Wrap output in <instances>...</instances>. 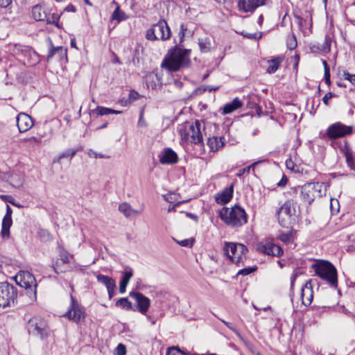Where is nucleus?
I'll use <instances>...</instances> for the list:
<instances>
[{"label":"nucleus","mask_w":355,"mask_h":355,"mask_svg":"<svg viewBox=\"0 0 355 355\" xmlns=\"http://www.w3.org/2000/svg\"><path fill=\"white\" fill-rule=\"evenodd\" d=\"M205 123L202 121H187L178 129L181 139L184 142L203 146Z\"/></svg>","instance_id":"1"},{"label":"nucleus","mask_w":355,"mask_h":355,"mask_svg":"<svg viewBox=\"0 0 355 355\" xmlns=\"http://www.w3.org/2000/svg\"><path fill=\"white\" fill-rule=\"evenodd\" d=\"M190 50L175 48L168 51L161 64V67L168 71H177L186 67L190 63Z\"/></svg>","instance_id":"2"},{"label":"nucleus","mask_w":355,"mask_h":355,"mask_svg":"<svg viewBox=\"0 0 355 355\" xmlns=\"http://www.w3.org/2000/svg\"><path fill=\"white\" fill-rule=\"evenodd\" d=\"M221 220L232 227H241L247 223V214L245 210L235 205L232 208L224 207L220 212Z\"/></svg>","instance_id":"3"},{"label":"nucleus","mask_w":355,"mask_h":355,"mask_svg":"<svg viewBox=\"0 0 355 355\" xmlns=\"http://www.w3.org/2000/svg\"><path fill=\"white\" fill-rule=\"evenodd\" d=\"M15 282L26 289L25 296L28 297L27 303H32L36 300L37 283L34 276L28 271H19L15 277Z\"/></svg>","instance_id":"4"},{"label":"nucleus","mask_w":355,"mask_h":355,"mask_svg":"<svg viewBox=\"0 0 355 355\" xmlns=\"http://www.w3.org/2000/svg\"><path fill=\"white\" fill-rule=\"evenodd\" d=\"M313 268L317 275L328 282L331 286H337V271L330 262L321 261L313 264Z\"/></svg>","instance_id":"5"},{"label":"nucleus","mask_w":355,"mask_h":355,"mask_svg":"<svg viewBox=\"0 0 355 355\" xmlns=\"http://www.w3.org/2000/svg\"><path fill=\"white\" fill-rule=\"evenodd\" d=\"M225 255L235 264L240 266L246 259L248 248L241 243L225 242L223 247Z\"/></svg>","instance_id":"6"},{"label":"nucleus","mask_w":355,"mask_h":355,"mask_svg":"<svg viewBox=\"0 0 355 355\" xmlns=\"http://www.w3.org/2000/svg\"><path fill=\"white\" fill-rule=\"evenodd\" d=\"M325 185L322 182H311L301 187V199L308 204H311L315 198L321 197L324 194Z\"/></svg>","instance_id":"7"},{"label":"nucleus","mask_w":355,"mask_h":355,"mask_svg":"<svg viewBox=\"0 0 355 355\" xmlns=\"http://www.w3.org/2000/svg\"><path fill=\"white\" fill-rule=\"evenodd\" d=\"M171 35V30L164 19H160L146 31V37L148 40H167Z\"/></svg>","instance_id":"8"},{"label":"nucleus","mask_w":355,"mask_h":355,"mask_svg":"<svg viewBox=\"0 0 355 355\" xmlns=\"http://www.w3.org/2000/svg\"><path fill=\"white\" fill-rule=\"evenodd\" d=\"M295 203L293 200H287L277 211V216L281 226L286 227L290 225L295 216Z\"/></svg>","instance_id":"9"},{"label":"nucleus","mask_w":355,"mask_h":355,"mask_svg":"<svg viewBox=\"0 0 355 355\" xmlns=\"http://www.w3.org/2000/svg\"><path fill=\"white\" fill-rule=\"evenodd\" d=\"M17 291L12 285L6 282L0 283V306L3 308L15 304Z\"/></svg>","instance_id":"10"},{"label":"nucleus","mask_w":355,"mask_h":355,"mask_svg":"<svg viewBox=\"0 0 355 355\" xmlns=\"http://www.w3.org/2000/svg\"><path fill=\"white\" fill-rule=\"evenodd\" d=\"M353 131L352 126H347L340 122H336L329 125L326 135L330 139H336L351 135Z\"/></svg>","instance_id":"11"},{"label":"nucleus","mask_w":355,"mask_h":355,"mask_svg":"<svg viewBox=\"0 0 355 355\" xmlns=\"http://www.w3.org/2000/svg\"><path fill=\"white\" fill-rule=\"evenodd\" d=\"M28 331L35 336L44 339L48 336V330L46 322L39 318H33L28 322Z\"/></svg>","instance_id":"12"},{"label":"nucleus","mask_w":355,"mask_h":355,"mask_svg":"<svg viewBox=\"0 0 355 355\" xmlns=\"http://www.w3.org/2000/svg\"><path fill=\"white\" fill-rule=\"evenodd\" d=\"M71 303L64 316L68 319L78 322L85 318V312L73 295L70 294Z\"/></svg>","instance_id":"13"},{"label":"nucleus","mask_w":355,"mask_h":355,"mask_svg":"<svg viewBox=\"0 0 355 355\" xmlns=\"http://www.w3.org/2000/svg\"><path fill=\"white\" fill-rule=\"evenodd\" d=\"M257 250L265 254L279 257L283 254L282 249L277 245L268 241H262L257 245Z\"/></svg>","instance_id":"14"},{"label":"nucleus","mask_w":355,"mask_h":355,"mask_svg":"<svg viewBox=\"0 0 355 355\" xmlns=\"http://www.w3.org/2000/svg\"><path fill=\"white\" fill-rule=\"evenodd\" d=\"M130 296L135 300L138 311L141 314L146 315L150 305V299L139 292H130Z\"/></svg>","instance_id":"15"},{"label":"nucleus","mask_w":355,"mask_h":355,"mask_svg":"<svg viewBox=\"0 0 355 355\" xmlns=\"http://www.w3.org/2000/svg\"><path fill=\"white\" fill-rule=\"evenodd\" d=\"M32 16L37 21H46V24L57 23L58 18L54 15L49 17L44 8L40 5H36L32 8Z\"/></svg>","instance_id":"16"},{"label":"nucleus","mask_w":355,"mask_h":355,"mask_svg":"<svg viewBox=\"0 0 355 355\" xmlns=\"http://www.w3.org/2000/svg\"><path fill=\"white\" fill-rule=\"evenodd\" d=\"M17 125L20 132H25L33 125V119L28 114L21 112L16 118Z\"/></svg>","instance_id":"17"},{"label":"nucleus","mask_w":355,"mask_h":355,"mask_svg":"<svg viewBox=\"0 0 355 355\" xmlns=\"http://www.w3.org/2000/svg\"><path fill=\"white\" fill-rule=\"evenodd\" d=\"M313 292L312 288L311 281H307L301 289V300L302 304L305 306H309L313 300Z\"/></svg>","instance_id":"18"},{"label":"nucleus","mask_w":355,"mask_h":355,"mask_svg":"<svg viewBox=\"0 0 355 355\" xmlns=\"http://www.w3.org/2000/svg\"><path fill=\"white\" fill-rule=\"evenodd\" d=\"M178 161L177 153L169 148L164 149L159 155V162L162 164H173Z\"/></svg>","instance_id":"19"},{"label":"nucleus","mask_w":355,"mask_h":355,"mask_svg":"<svg viewBox=\"0 0 355 355\" xmlns=\"http://www.w3.org/2000/svg\"><path fill=\"white\" fill-rule=\"evenodd\" d=\"M265 0H240L238 6L244 12H252L259 6H263Z\"/></svg>","instance_id":"20"},{"label":"nucleus","mask_w":355,"mask_h":355,"mask_svg":"<svg viewBox=\"0 0 355 355\" xmlns=\"http://www.w3.org/2000/svg\"><path fill=\"white\" fill-rule=\"evenodd\" d=\"M234 187L233 184L225 188L220 193L215 196V200L218 204L224 205L230 201L233 196Z\"/></svg>","instance_id":"21"},{"label":"nucleus","mask_w":355,"mask_h":355,"mask_svg":"<svg viewBox=\"0 0 355 355\" xmlns=\"http://www.w3.org/2000/svg\"><path fill=\"white\" fill-rule=\"evenodd\" d=\"M22 56L24 58V64L31 66L39 62L37 54L30 46H28V51L26 50Z\"/></svg>","instance_id":"22"},{"label":"nucleus","mask_w":355,"mask_h":355,"mask_svg":"<svg viewBox=\"0 0 355 355\" xmlns=\"http://www.w3.org/2000/svg\"><path fill=\"white\" fill-rule=\"evenodd\" d=\"M58 56L60 60L67 57V49L62 46L54 47L51 44V49H49V54L47 55V60H49L53 56Z\"/></svg>","instance_id":"23"},{"label":"nucleus","mask_w":355,"mask_h":355,"mask_svg":"<svg viewBox=\"0 0 355 355\" xmlns=\"http://www.w3.org/2000/svg\"><path fill=\"white\" fill-rule=\"evenodd\" d=\"M146 84L148 88L155 89L160 82V77L153 72L148 73L144 78Z\"/></svg>","instance_id":"24"},{"label":"nucleus","mask_w":355,"mask_h":355,"mask_svg":"<svg viewBox=\"0 0 355 355\" xmlns=\"http://www.w3.org/2000/svg\"><path fill=\"white\" fill-rule=\"evenodd\" d=\"M119 210L127 218L141 214L140 211L132 209L131 205L127 202L120 204Z\"/></svg>","instance_id":"25"},{"label":"nucleus","mask_w":355,"mask_h":355,"mask_svg":"<svg viewBox=\"0 0 355 355\" xmlns=\"http://www.w3.org/2000/svg\"><path fill=\"white\" fill-rule=\"evenodd\" d=\"M243 103L239 98H235L231 103H227L224 105L223 113L227 114L233 112L236 110L240 108Z\"/></svg>","instance_id":"26"},{"label":"nucleus","mask_w":355,"mask_h":355,"mask_svg":"<svg viewBox=\"0 0 355 355\" xmlns=\"http://www.w3.org/2000/svg\"><path fill=\"white\" fill-rule=\"evenodd\" d=\"M132 270L130 268L123 272V277L119 284V292L123 293L125 291L126 287L129 283L130 279L132 277Z\"/></svg>","instance_id":"27"},{"label":"nucleus","mask_w":355,"mask_h":355,"mask_svg":"<svg viewBox=\"0 0 355 355\" xmlns=\"http://www.w3.org/2000/svg\"><path fill=\"white\" fill-rule=\"evenodd\" d=\"M96 279L98 282L102 283L106 286L107 290L116 288L115 281L112 277L103 275H98Z\"/></svg>","instance_id":"28"},{"label":"nucleus","mask_w":355,"mask_h":355,"mask_svg":"<svg viewBox=\"0 0 355 355\" xmlns=\"http://www.w3.org/2000/svg\"><path fill=\"white\" fill-rule=\"evenodd\" d=\"M9 181L12 187L19 188L24 184V175L20 173H13L10 175Z\"/></svg>","instance_id":"29"},{"label":"nucleus","mask_w":355,"mask_h":355,"mask_svg":"<svg viewBox=\"0 0 355 355\" xmlns=\"http://www.w3.org/2000/svg\"><path fill=\"white\" fill-rule=\"evenodd\" d=\"M207 145L211 151L215 152L223 146V142L221 137H212L208 139Z\"/></svg>","instance_id":"30"},{"label":"nucleus","mask_w":355,"mask_h":355,"mask_svg":"<svg viewBox=\"0 0 355 355\" xmlns=\"http://www.w3.org/2000/svg\"><path fill=\"white\" fill-rule=\"evenodd\" d=\"M344 153L347 166L350 168L355 170V157L353 155L352 150L348 146L345 145L344 148Z\"/></svg>","instance_id":"31"},{"label":"nucleus","mask_w":355,"mask_h":355,"mask_svg":"<svg viewBox=\"0 0 355 355\" xmlns=\"http://www.w3.org/2000/svg\"><path fill=\"white\" fill-rule=\"evenodd\" d=\"M12 224V217H3L2 220L1 235L3 238L8 237L10 228Z\"/></svg>","instance_id":"32"},{"label":"nucleus","mask_w":355,"mask_h":355,"mask_svg":"<svg viewBox=\"0 0 355 355\" xmlns=\"http://www.w3.org/2000/svg\"><path fill=\"white\" fill-rule=\"evenodd\" d=\"M282 62L280 58H275L268 61L267 72L269 73H275L279 67Z\"/></svg>","instance_id":"33"},{"label":"nucleus","mask_w":355,"mask_h":355,"mask_svg":"<svg viewBox=\"0 0 355 355\" xmlns=\"http://www.w3.org/2000/svg\"><path fill=\"white\" fill-rule=\"evenodd\" d=\"M94 112H95L98 115H100V116H104V115H107V114H119L121 113V111L115 110H113L111 108L105 107H102V106H98L94 110Z\"/></svg>","instance_id":"34"},{"label":"nucleus","mask_w":355,"mask_h":355,"mask_svg":"<svg viewBox=\"0 0 355 355\" xmlns=\"http://www.w3.org/2000/svg\"><path fill=\"white\" fill-rule=\"evenodd\" d=\"M193 32L189 29L187 24H182L179 32L180 42L181 43L184 37H190Z\"/></svg>","instance_id":"35"},{"label":"nucleus","mask_w":355,"mask_h":355,"mask_svg":"<svg viewBox=\"0 0 355 355\" xmlns=\"http://www.w3.org/2000/svg\"><path fill=\"white\" fill-rule=\"evenodd\" d=\"M77 152H78V149H75V148L67 149V150L60 153L58 155V158L55 159L53 160V162H57L60 163V159L62 158H64V157H69V159H71L76 154Z\"/></svg>","instance_id":"36"},{"label":"nucleus","mask_w":355,"mask_h":355,"mask_svg":"<svg viewBox=\"0 0 355 355\" xmlns=\"http://www.w3.org/2000/svg\"><path fill=\"white\" fill-rule=\"evenodd\" d=\"M128 18V16L125 13L119 8V6H117L116 9L112 13V19L113 20H116L118 22L121 21H124Z\"/></svg>","instance_id":"37"},{"label":"nucleus","mask_w":355,"mask_h":355,"mask_svg":"<svg viewBox=\"0 0 355 355\" xmlns=\"http://www.w3.org/2000/svg\"><path fill=\"white\" fill-rule=\"evenodd\" d=\"M200 49L203 53L209 51L211 48L210 41L208 38H201L198 40Z\"/></svg>","instance_id":"38"},{"label":"nucleus","mask_w":355,"mask_h":355,"mask_svg":"<svg viewBox=\"0 0 355 355\" xmlns=\"http://www.w3.org/2000/svg\"><path fill=\"white\" fill-rule=\"evenodd\" d=\"M11 50L14 54L23 55L26 50L28 51V46L15 44L12 45Z\"/></svg>","instance_id":"39"},{"label":"nucleus","mask_w":355,"mask_h":355,"mask_svg":"<svg viewBox=\"0 0 355 355\" xmlns=\"http://www.w3.org/2000/svg\"><path fill=\"white\" fill-rule=\"evenodd\" d=\"M190 353H186L182 351L178 347H168L166 355H189Z\"/></svg>","instance_id":"40"},{"label":"nucleus","mask_w":355,"mask_h":355,"mask_svg":"<svg viewBox=\"0 0 355 355\" xmlns=\"http://www.w3.org/2000/svg\"><path fill=\"white\" fill-rule=\"evenodd\" d=\"M116 305L126 309L127 310H131L132 308L131 302H129L126 297L120 298L116 302Z\"/></svg>","instance_id":"41"},{"label":"nucleus","mask_w":355,"mask_h":355,"mask_svg":"<svg viewBox=\"0 0 355 355\" xmlns=\"http://www.w3.org/2000/svg\"><path fill=\"white\" fill-rule=\"evenodd\" d=\"M331 38L329 35H326L323 44L321 45L320 49L324 53H328L331 50Z\"/></svg>","instance_id":"42"},{"label":"nucleus","mask_w":355,"mask_h":355,"mask_svg":"<svg viewBox=\"0 0 355 355\" xmlns=\"http://www.w3.org/2000/svg\"><path fill=\"white\" fill-rule=\"evenodd\" d=\"M287 48L290 50H293L297 46V40L294 35H289L286 40Z\"/></svg>","instance_id":"43"},{"label":"nucleus","mask_w":355,"mask_h":355,"mask_svg":"<svg viewBox=\"0 0 355 355\" xmlns=\"http://www.w3.org/2000/svg\"><path fill=\"white\" fill-rule=\"evenodd\" d=\"M245 37L258 40L261 38L262 33H241Z\"/></svg>","instance_id":"44"},{"label":"nucleus","mask_w":355,"mask_h":355,"mask_svg":"<svg viewBox=\"0 0 355 355\" xmlns=\"http://www.w3.org/2000/svg\"><path fill=\"white\" fill-rule=\"evenodd\" d=\"M87 155L89 157H94V158H109L110 157L107 155H105L102 153H98L92 149H89L87 152Z\"/></svg>","instance_id":"45"},{"label":"nucleus","mask_w":355,"mask_h":355,"mask_svg":"<svg viewBox=\"0 0 355 355\" xmlns=\"http://www.w3.org/2000/svg\"><path fill=\"white\" fill-rule=\"evenodd\" d=\"M279 239L284 243H288L291 241L292 238V234L290 232L287 233H281L278 236Z\"/></svg>","instance_id":"46"},{"label":"nucleus","mask_w":355,"mask_h":355,"mask_svg":"<svg viewBox=\"0 0 355 355\" xmlns=\"http://www.w3.org/2000/svg\"><path fill=\"white\" fill-rule=\"evenodd\" d=\"M60 259L62 260V261L64 263H68L70 262V259H69V253L64 250H62L60 252Z\"/></svg>","instance_id":"47"},{"label":"nucleus","mask_w":355,"mask_h":355,"mask_svg":"<svg viewBox=\"0 0 355 355\" xmlns=\"http://www.w3.org/2000/svg\"><path fill=\"white\" fill-rule=\"evenodd\" d=\"M126 347L123 344H119L116 348V355H125Z\"/></svg>","instance_id":"48"},{"label":"nucleus","mask_w":355,"mask_h":355,"mask_svg":"<svg viewBox=\"0 0 355 355\" xmlns=\"http://www.w3.org/2000/svg\"><path fill=\"white\" fill-rule=\"evenodd\" d=\"M343 76L345 80H347L352 84L355 85V74H350L347 71H343Z\"/></svg>","instance_id":"49"},{"label":"nucleus","mask_w":355,"mask_h":355,"mask_svg":"<svg viewBox=\"0 0 355 355\" xmlns=\"http://www.w3.org/2000/svg\"><path fill=\"white\" fill-rule=\"evenodd\" d=\"M178 243L184 247L191 248L193 246V239H184L180 241H178Z\"/></svg>","instance_id":"50"},{"label":"nucleus","mask_w":355,"mask_h":355,"mask_svg":"<svg viewBox=\"0 0 355 355\" xmlns=\"http://www.w3.org/2000/svg\"><path fill=\"white\" fill-rule=\"evenodd\" d=\"M254 270H255V268H243L240 270L238 272L237 275H248L252 272Z\"/></svg>","instance_id":"51"},{"label":"nucleus","mask_w":355,"mask_h":355,"mask_svg":"<svg viewBox=\"0 0 355 355\" xmlns=\"http://www.w3.org/2000/svg\"><path fill=\"white\" fill-rule=\"evenodd\" d=\"M334 94L332 92L327 93L322 98V102L326 105H329V100L331 99Z\"/></svg>","instance_id":"52"},{"label":"nucleus","mask_w":355,"mask_h":355,"mask_svg":"<svg viewBox=\"0 0 355 355\" xmlns=\"http://www.w3.org/2000/svg\"><path fill=\"white\" fill-rule=\"evenodd\" d=\"M324 81L329 86L331 85L330 71H328L327 69H326V73H324Z\"/></svg>","instance_id":"53"},{"label":"nucleus","mask_w":355,"mask_h":355,"mask_svg":"<svg viewBox=\"0 0 355 355\" xmlns=\"http://www.w3.org/2000/svg\"><path fill=\"white\" fill-rule=\"evenodd\" d=\"M12 2V0H0V7L6 8L8 7Z\"/></svg>","instance_id":"54"},{"label":"nucleus","mask_w":355,"mask_h":355,"mask_svg":"<svg viewBox=\"0 0 355 355\" xmlns=\"http://www.w3.org/2000/svg\"><path fill=\"white\" fill-rule=\"evenodd\" d=\"M286 167L289 169H291V170H293L294 169V163L291 160V159H288L286 161Z\"/></svg>","instance_id":"55"},{"label":"nucleus","mask_w":355,"mask_h":355,"mask_svg":"<svg viewBox=\"0 0 355 355\" xmlns=\"http://www.w3.org/2000/svg\"><path fill=\"white\" fill-rule=\"evenodd\" d=\"M297 277V273H293V275H291V290L293 288L294 284H295Z\"/></svg>","instance_id":"56"},{"label":"nucleus","mask_w":355,"mask_h":355,"mask_svg":"<svg viewBox=\"0 0 355 355\" xmlns=\"http://www.w3.org/2000/svg\"><path fill=\"white\" fill-rule=\"evenodd\" d=\"M295 18L296 19L297 22L299 26L302 27L303 26L304 22L305 21V20L303 18H302L301 17L297 16V15H295Z\"/></svg>","instance_id":"57"},{"label":"nucleus","mask_w":355,"mask_h":355,"mask_svg":"<svg viewBox=\"0 0 355 355\" xmlns=\"http://www.w3.org/2000/svg\"><path fill=\"white\" fill-rule=\"evenodd\" d=\"M250 170V167H246V168H242L241 170H239L237 175L239 177H241L245 173H247V172H249Z\"/></svg>","instance_id":"58"},{"label":"nucleus","mask_w":355,"mask_h":355,"mask_svg":"<svg viewBox=\"0 0 355 355\" xmlns=\"http://www.w3.org/2000/svg\"><path fill=\"white\" fill-rule=\"evenodd\" d=\"M334 204H336V205H338V200L331 199V202H330V207H331V211L338 210L336 208L334 207Z\"/></svg>","instance_id":"59"},{"label":"nucleus","mask_w":355,"mask_h":355,"mask_svg":"<svg viewBox=\"0 0 355 355\" xmlns=\"http://www.w3.org/2000/svg\"><path fill=\"white\" fill-rule=\"evenodd\" d=\"M221 321L230 329L232 330V331L234 332H236V330L234 329V327H233V325L228 322H226L223 320H221Z\"/></svg>","instance_id":"60"},{"label":"nucleus","mask_w":355,"mask_h":355,"mask_svg":"<svg viewBox=\"0 0 355 355\" xmlns=\"http://www.w3.org/2000/svg\"><path fill=\"white\" fill-rule=\"evenodd\" d=\"M287 183V178L284 176L282 180L277 183V185L279 187H284L286 185V184Z\"/></svg>","instance_id":"61"},{"label":"nucleus","mask_w":355,"mask_h":355,"mask_svg":"<svg viewBox=\"0 0 355 355\" xmlns=\"http://www.w3.org/2000/svg\"><path fill=\"white\" fill-rule=\"evenodd\" d=\"M26 141H28L31 143H35V144H40V140L38 139L35 137H30L28 139H26Z\"/></svg>","instance_id":"62"},{"label":"nucleus","mask_w":355,"mask_h":355,"mask_svg":"<svg viewBox=\"0 0 355 355\" xmlns=\"http://www.w3.org/2000/svg\"><path fill=\"white\" fill-rule=\"evenodd\" d=\"M139 96V94L137 92L132 91L130 93V98L132 100H136Z\"/></svg>","instance_id":"63"},{"label":"nucleus","mask_w":355,"mask_h":355,"mask_svg":"<svg viewBox=\"0 0 355 355\" xmlns=\"http://www.w3.org/2000/svg\"><path fill=\"white\" fill-rule=\"evenodd\" d=\"M12 209L10 207V206L7 205L6 207V214L4 216L5 217H11L12 216Z\"/></svg>","instance_id":"64"}]
</instances>
